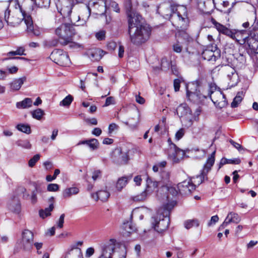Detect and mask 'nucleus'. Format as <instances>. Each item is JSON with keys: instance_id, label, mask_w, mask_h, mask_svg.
Masks as SVG:
<instances>
[{"instance_id": "1", "label": "nucleus", "mask_w": 258, "mask_h": 258, "mask_svg": "<svg viewBox=\"0 0 258 258\" xmlns=\"http://www.w3.org/2000/svg\"><path fill=\"white\" fill-rule=\"evenodd\" d=\"M18 7L19 9L16 8L15 11L12 14L8 9L5 11L4 15L5 21L9 25L15 27L24 20L27 27L26 31L28 34L36 36L40 35L41 31L37 26L33 24L31 15L24 11L19 4H18Z\"/></svg>"}, {"instance_id": "2", "label": "nucleus", "mask_w": 258, "mask_h": 258, "mask_svg": "<svg viewBox=\"0 0 258 258\" xmlns=\"http://www.w3.org/2000/svg\"><path fill=\"white\" fill-rule=\"evenodd\" d=\"M142 16L127 21L128 33L131 42L136 45H140L149 38L151 30L141 22Z\"/></svg>"}, {"instance_id": "3", "label": "nucleus", "mask_w": 258, "mask_h": 258, "mask_svg": "<svg viewBox=\"0 0 258 258\" xmlns=\"http://www.w3.org/2000/svg\"><path fill=\"white\" fill-rule=\"evenodd\" d=\"M167 10L168 13L162 12L165 18L171 19L173 23H175L174 25L177 28L184 29L186 26L187 14L185 7L172 4Z\"/></svg>"}, {"instance_id": "4", "label": "nucleus", "mask_w": 258, "mask_h": 258, "mask_svg": "<svg viewBox=\"0 0 258 258\" xmlns=\"http://www.w3.org/2000/svg\"><path fill=\"white\" fill-rule=\"evenodd\" d=\"M176 202L172 201L168 203L163 207V211L162 210L158 211L156 217H152V226L158 233H162L166 230L170 223L169 214L170 211L175 205Z\"/></svg>"}, {"instance_id": "5", "label": "nucleus", "mask_w": 258, "mask_h": 258, "mask_svg": "<svg viewBox=\"0 0 258 258\" xmlns=\"http://www.w3.org/2000/svg\"><path fill=\"white\" fill-rule=\"evenodd\" d=\"M80 19L79 16H73V18H69V22H66V45L72 50H76L83 48L82 45L73 41V36L76 33V30L75 28V23Z\"/></svg>"}, {"instance_id": "6", "label": "nucleus", "mask_w": 258, "mask_h": 258, "mask_svg": "<svg viewBox=\"0 0 258 258\" xmlns=\"http://www.w3.org/2000/svg\"><path fill=\"white\" fill-rule=\"evenodd\" d=\"M109 1L110 0H90L86 5L89 15H90L92 9L95 14L101 16L104 15L108 7Z\"/></svg>"}, {"instance_id": "7", "label": "nucleus", "mask_w": 258, "mask_h": 258, "mask_svg": "<svg viewBox=\"0 0 258 258\" xmlns=\"http://www.w3.org/2000/svg\"><path fill=\"white\" fill-rule=\"evenodd\" d=\"M198 82L196 81L187 85L186 87L187 97L195 103H199L203 98H206V95L201 94L198 89Z\"/></svg>"}, {"instance_id": "8", "label": "nucleus", "mask_w": 258, "mask_h": 258, "mask_svg": "<svg viewBox=\"0 0 258 258\" xmlns=\"http://www.w3.org/2000/svg\"><path fill=\"white\" fill-rule=\"evenodd\" d=\"M176 113L178 116L185 122V125L190 126L192 124L194 117L191 109L185 104H181L176 109Z\"/></svg>"}, {"instance_id": "9", "label": "nucleus", "mask_w": 258, "mask_h": 258, "mask_svg": "<svg viewBox=\"0 0 258 258\" xmlns=\"http://www.w3.org/2000/svg\"><path fill=\"white\" fill-rule=\"evenodd\" d=\"M118 248V243L114 239H110L101 245L99 258H110L113 251Z\"/></svg>"}, {"instance_id": "10", "label": "nucleus", "mask_w": 258, "mask_h": 258, "mask_svg": "<svg viewBox=\"0 0 258 258\" xmlns=\"http://www.w3.org/2000/svg\"><path fill=\"white\" fill-rule=\"evenodd\" d=\"M167 154L168 158L173 163H179L185 155L184 151L178 148L174 144H171L170 148L167 149Z\"/></svg>"}, {"instance_id": "11", "label": "nucleus", "mask_w": 258, "mask_h": 258, "mask_svg": "<svg viewBox=\"0 0 258 258\" xmlns=\"http://www.w3.org/2000/svg\"><path fill=\"white\" fill-rule=\"evenodd\" d=\"M212 89V87L210 86V89H209L208 95L210 96L212 102L219 108L225 107L228 104L225 95L221 91L214 92Z\"/></svg>"}, {"instance_id": "12", "label": "nucleus", "mask_w": 258, "mask_h": 258, "mask_svg": "<svg viewBox=\"0 0 258 258\" xmlns=\"http://www.w3.org/2000/svg\"><path fill=\"white\" fill-rule=\"evenodd\" d=\"M221 71L229 80V84L231 86L237 85L239 81V77L234 68L229 65H225L222 67Z\"/></svg>"}, {"instance_id": "13", "label": "nucleus", "mask_w": 258, "mask_h": 258, "mask_svg": "<svg viewBox=\"0 0 258 258\" xmlns=\"http://www.w3.org/2000/svg\"><path fill=\"white\" fill-rule=\"evenodd\" d=\"M216 151H214L207 160L206 163L204 164V167L201 170V174L199 176H197V178H200L201 179L200 182L198 184L201 183L205 179L208 180L207 175L209 171L211 170L212 167L215 163V156Z\"/></svg>"}, {"instance_id": "14", "label": "nucleus", "mask_w": 258, "mask_h": 258, "mask_svg": "<svg viewBox=\"0 0 258 258\" xmlns=\"http://www.w3.org/2000/svg\"><path fill=\"white\" fill-rule=\"evenodd\" d=\"M123 5L126 11L127 21L133 20L138 16H141L133 8V6L138 5L137 0H124Z\"/></svg>"}, {"instance_id": "15", "label": "nucleus", "mask_w": 258, "mask_h": 258, "mask_svg": "<svg viewBox=\"0 0 258 258\" xmlns=\"http://www.w3.org/2000/svg\"><path fill=\"white\" fill-rule=\"evenodd\" d=\"M195 181L192 179H188L179 183L177 184V188L179 192L182 195H189L196 189V185L194 183Z\"/></svg>"}, {"instance_id": "16", "label": "nucleus", "mask_w": 258, "mask_h": 258, "mask_svg": "<svg viewBox=\"0 0 258 258\" xmlns=\"http://www.w3.org/2000/svg\"><path fill=\"white\" fill-rule=\"evenodd\" d=\"M211 22L219 33L226 35L232 39L235 38L236 36L238 37V35L240 34L239 32L234 33L235 29L231 30L228 29L225 26L217 22L214 18H211Z\"/></svg>"}, {"instance_id": "17", "label": "nucleus", "mask_w": 258, "mask_h": 258, "mask_svg": "<svg viewBox=\"0 0 258 258\" xmlns=\"http://www.w3.org/2000/svg\"><path fill=\"white\" fill-rule=\"evenodd\" d=\"M176 37L177 40L183 42L185 45V50L189 53V46L193 43V39L183 29L179 30L176 34Z\"/></svg>"}, {"instance_id": "18", "label": "nucleus", "mask_w": 258, "mask_h": 258, "mask_svg": "<svg viewBox=\"0 0 258 258\" xmlns=\"http://www.w3.org/2000/svg\"><path fill=\"white\" fill-rule=\"evenodd\" d=\"M33 234L28 230H25L22 233V244L23 249L30 251L33 247Z\"/></svg>"}, {"instance_id": "19", "label": "nucleus", "mask_w": 258, "mask_h": 258, "mask_svg": "<svg viewBox=\"0 0 258 258\" xmlns=\"http://www.w3.org/2000/svg\"><path fill=\"white\" fill-rule=\"evenodd\" d=\"M83 241H75L71 244L66 251V257L69 255L73 254L75 253L77 255V258H84L82 250L78 247L82 246Z\"/></svg>"}, {"instance_id": "20", "label": "nucleus", "mask_w": 258, "mask_h": 258, "mask_svg": "<svg viewBox=\"0 0 258 258\" xmlns=\"http://www.w3.org/2000/svg\"><path fill=\"white\" fill-rule=\"evenodd\" d=\"M128 159V156L127 153L122 152L119 149H115L113 153V161L117 164H125L127 163Z\"/></svg>"}, {"instance_id": "21", "label": "nucleus", "mask_w": 258, "mask_h": 258, "mask_svg": "<svg viewBox=\"0 0 258 258\" xmlns=\"http://www.w3.org/2000/svg\"><path fill=\"white\" fill-rule=\"evenodd\" d=\"M245 45H247L252 52L258 53V30L253 34L251 33V36L247 40Z\"/></svg>"}, {"instance_id": "22", "label": "nucleus", "mask_w": 258, "mask_h": 258, "mask_svg": "<svg viewBox=\"0 0 258 258\" xmlns=\"http://www.w3.org/2000/svg\"><path fill=\"white\" fill-rule=\"evenodd\" d=\"M241 220L239 216L235 213L230 212L227 215L223 223L220 226L219 230H222L230 223H238Z\"/></svg>"}, {"instance_id": "23", "label": "nucleus", "mask_w": 258, "mask_h": 258, "mask_svg": "<svg viewBox=\"0 0 258 258\" xmlns=\"http://www.w3.org/2000/svg\"><path fill=\"white\" fill-rule=\"evenodd\" d=\"M203 58L208 61H215L220 57V52L219 50L206 49L204 50L202 53Z\"/></svg>"}, {"instance_id": "24", "label": "nucleus", "mask_w": 258, "mask_h": 258, "mask_svg": "<svg viewBox=\"0 0 258 258\" xmlns=\"http://www.w3.org/2000/svg\"><path fill=\"white\" fill-rule=\"evenodd\" d=\"M86 53L90 58L96 61L99 60L104 54V51L97 48L89 49Z\"/></svg>"}, {"instance_id": "25", "label": "nucleus", "mask_w": 258, "mask_h": 258, "mask_svg": "<svg viewBox=\"0 0 258 258\" xmlns=\"http://www.w3.org/2000/svg\"><path fill=\"white\" fill-rule=\"evenodd\" d=\"M91 196L95 201L100 200L102 202H106L109 198L110 194L106 190H101L95 193H92Z\"/></svg>"}, {"instance_id": "26", "label": "nucleus", "mask_w": 258, "mask_h": 258, "mask_svg": "<svg viewBox=\"0 0 258 258\" xmlns=\"http://www.w3.org/2000/svg\"><path fill=\"white\" fill-rule=\"evenodd\" d=\"M158 183V182L154 181L148 177L146 180V187L145 190L150 196L153 192L157 190Z\"/></svg>"}, {"instance_id": "27", "label": "nucleus", "mask_w": 258, "mask_h": 258, "mask_svg": "<svg viewBox=\"0 0 258 258\" xmlns=\"http://www.w3.org/2000/svg\"><path fill=\"white\" fill-rule=\"evenodd\" d=\"M52 58H54V61L60 66L63 65V51L62 49H55L53 50L51 54Z\"/></svg>"}, {"instance_id": "28", "label": "nucleus", "mask_w": 258, "mask_h": 258, "mask_svg": "<svg viewBox=\"0 0 258 258\" xmlns=\"http://www.w3.org/2000/svg\"><path fill=\"white\" fill-rule=\"evenodd\" d=\"M26 80V78L25 77L14 79L9 84L11 91L14 92L19 90Z\"/></svg>"}, {"instance_id": "29", "label": "nucleus", "mask_w": 258, "mask_h": 258, "mask_svg": "<svg viewBox=\"0 0 258 258\" xmlns=\"http://www.w3.org/2000/svg\"><path fill=\"white\" fill-rule=\"evenodd\" d=\"M237 32H239L240 34L238 35V37L236 36L235 38H233V39L235 40L238 43L241 45H245L247 43V40H248V39L249 38V37L246 36V31L238 30L235 29L234 33H237Z\"/></svg>"}, {"instance_id": "30", "label": "nucleus", "mask_w": 258, "mask_h": 258, "mask_svg": "<svg viewBox=\"0 0 258 258\" xmlns=\"http://www.w3.org/2000/svg\"><path fill=\"white\" fill-rule=\"evenodd\" d=\"M132 178V176H123L119 178L116 184V188L118 191H121V189L126 186L128 181Z\"/></svg>"}, {"instance_id": "31", "label": "nucleus", "mask_w": 258, "mask_h": 258, "mask_svg": "<svg viewBox=\"0 0 258 258\" xmlns=\"http://www.w3.org/2000/svg\"><path fill=\"white\" fill-rule=\"evenodd\" d=\"M126 252L124 246H121L118 243V248L112 254L110 258H125Z\"/></svg>"}, {"instance_id": "32", "label": "nucleus", "mask_w": 258, "mask_h": 258, "mask_svg": "<svg viewBox=\"0 0 258 258\" xmlns=\"http://www.w3.org/2000/svg\"><path fill=\"white\" fill-rule=\"evenodd\" d=\"M123 233L128 236L131 233L136 231V228L133 226L131 222H124L123 224Z\"/></svg>"}, {"instance_id": "33", "label": "nucleus", "mask_w": 258, "mask_h": 258, "mask_svg": "<svg viewBox=\"0 0 258 258\" xmlns=\"http://www.w3.org/2000/svg\"><path fill=\"white\" fill-rule=\"evenodd\" d=\"M32 105V100L29 98H26L21 102H18L16 104L18 108H26L30 107Z\"/></svg>"}, {"instance_id": "34", "label": "nucleus", "mask_w": 258, "mask_h": 258, "mask_svg": "<svg viewBox=\"0 0 258 258\" xmlns=\"http://www.w3.org/2000/svg\"><path fill=\"white\" fill-rule=\"evenodd\" d=\"M54 208L53 204L51 203L48 208L45 209H41L39 210V214L41 218L44 219L45 218L51 215V212Z\"/></svg>"}, {"instance_id": "35", "label": "nucleus", "mask_w": 258, "mask_h": 258, "mask_svg": "<svg viewBox=\"0 0 258 258\" xmlns=\"http://www.w3.org/2000/svg\"><path fill=\"white\" fill-rule=\"evenodd\" d=\"M64 33V25L63 22H62L61 25L57 27L55 30V34L56 35L61 39L62 40L63 42H61L62 44L64 43V39L63 37V34Z\"/></svg>"}, {"instance_id": "36", "label": "nucleus", "mask_w": 258, "mask_h": 258, "mask_svg": "<svg viewBox=\"0 0 258 258\" xmlns=\"http://www.w3.org/2000/svg\"><path fill=\"white\" fill-rule=\"evenodd\" d=\"M149 196V195L144 190L141 194L133 197L132 200L135 202H142L146 200Z\"/></svg>"}, {"instance_id": "37", "label": "nucleus", "mask_w": 258, "mask_h": 258, "mask_svg": "<svg viewBox=\"0 0 258 258\" xmlns=\"http://www.w3.org/2000/svg\"><path fill=\"white\" fill-rule=\"evenodd\" d=\"M16 144L19 147L27 149L31 148V144L28 140H19L16 142Z\"/></svg>"}, {"instance_id": "38", "label": "nucleus", "mask_w": 258, "mask_h": 258, "mask_svg": "<svg viewBox=\"0 0 258 258\" xmlns=\"http://www.w3.org/2000/svg\"><path fill=\"white\" fill-rule=\"evenodd\" d=\"M16 128L18 131L27 134H30L31 132V127L28 124H18L17 125Z\"/></svg>"}, {"instance_id": "39", "label": "nucleus", "mask_w": 258, "mask_h": 258, "mask_svg": "<svg viewBox=\"0 0 258 258\" xmlns=\"http://www.w3.org/2000/svg\"><path fill=\"white\" fill-rule=\"evenodd\" d=\"M31 114L34 118L37 120H40L42 116L45 114V113L41 109L38 108L31 112Z\"/></svg>"}, {"instance_id": "40", "label": "nucleus", "mask_w": 258, "mask_h": 258, "mask_svg": "<svg viewBox=\"0 0 258 258\" xmlns=\"http://www.w3.org/2000/svg\"><path fill=\"white\" fill-rule=\"evenodd\" d=\"M182 49H185V45L183 44V42L177 40V42L173 45L174 51L177 53H180Z\"/></svg>"}, {"instance_id": "41", "label": "nucleus", "mask_w": 258, "mask_h": 258, "mask_svg": "<svg viewBox=\"0 0 258 258\" xmlns=\"http://www.w3.org/2000/svg\"><path fill=\"white\" fill-rule=\"evenodd\" d=\"M242 92H238L235 97L231 103V107H236L242 100Z\"/></svg>"}, {"instance_id": "42", "label": "nucleus", "mask_w": 258, "mask_h": 258, "mask_svg": "<svg viewBox=\"0 0 258 258\" xmlns=\"http://www.w3.org/2000/svg\"><path fill=\"white\" fill-rule=\"evenodd\" d=\"M199 226V223L197 220H189L184 222V227L187 229H189L194 226L198 227Z\"/></svg>"}, {"instance_id": "43", "label": "nucleus", "mask_w": 258, "mask_h": 258, "mask_svg": "<svg viewBox=\"0 0 258 258\" xmlns=\"http://www.w3.org/2000/svg\"><path fill=\"white\" fill-rule=\"evenodd\" d=\"M10 209L16 213H19L20 211L21 206L18 200L14 201L13 204H11L9 206Z\"/></svg>"}, {"instance_id": "44", "label": "nucleus", "mask_w": 258, "mask_h": 258, "mask_svg": "<svg viewBox=\"0 0 258 258\" xmlns=\"http://www.w3.org/2000/svg\"><path fill=\"white\" fill-rule=\"evenodd\" d=\"M24 51L25 49L21 47H19L17 50L16 51H12L9 52L7 53V55L9 57V58H11L13 55H24Z\"/></svg>"}, {"instance_id": "45", "label": "nucleus", "mask_w": 258, "mask_h": 258, "mask_svg": "<svg viewBox=\"0 0 258 258\" xmlns=\"http://www.w3.org/2000/svg\"><path fill=\"white\" fill-rule=\"evenodd\" d=\"M79 192V189L77 187H72L66 189V197H71L76 195Z\"/></svg>"}, {"instance_id": "46", "label": "nucleus", "mask_w": 258, "mask_h": 258, "mask_svg": "<svg viewBox=\"0 0 258 258\" xmlns=\"http://www.w3.org/2000/svg\"><path fill=\"white\" fill-rule=\"evenodd\" d=\"M99 143L98 141L96 139H90V142L88 145V147L91 150H96L99 147Z\"/></svg>"}, {"instance_id": "47", "label": "nucleus", "mask_w": 258, "mask_h": 258, "mask_svg": "<svg viewBox=\"0 0 258 258\" xmlns=\"http://www.w3.org/2000/svg\"><path fill=\"white\" fill-rule=\"evenodd\" d=\"M66 3L68 4L69 5L66 7V12H68V17H69L72 13V9L74 6L75 4L73 0H66Z\"/></svg>"}, {"instance_id": "48", "label": "nucleus", "mask_w": 258, "mask_h": 258, "mask_svg": "<svg viewBox=\"0 0 258 258\" xmlns=\"http://www.w3.org/2000/svg\"><path fill=\"white\" fill-rule=\"evenodd\" d=\"M40 155L36 154L34 155L31 159H30L28 162V165L30 167H33L35 163L39 160Z\"/></svg>"}, {"instance_id": "49", "label": "nucleus", "mask_w": 258, "mask_h": 258, "mask_svg": "<svg viewBox=\"0 0 258 258\" xmlns=\"http://www.w3.org/2000/svg\"><path fill=\"white\" fill-rule=\"evenodd\" d=\"M108 7H111L113 10L117 13H119L120 11V9L118 4L115 2L112 1V0H110V1L108 2Z\"/></svg>"}, {"instance_id": "50", "label": "nucleus", "mask_w": 258, "mask_h": 258, "mask_svg": "<svg viewBox=\"0 0 258 258\" xmlns=\"http://www.w3.org/2000/svg\"><path fill=\"white\" fill-rule=\"evenodd\" d=\"M59 189V185L56 183H50L48 184L47 190L48 191H56Z\"/></svg>"}, {"instance_id": "51", "label": "nucleus", "mask_w": 258, "mask_h": 258, "mask_svg": "<svg viewBox=\"0 0 258 258\" xmlns=\"http://www.w3.org/2000/svg\"><path fill=\"white\" fill-rule=\"evenodd\" d=\"M135 123H132L131 121V119H129V121H127V122H125V124L127 125H128L129 127L132 129V130H135L137 127V126H138V122H139V119H138V117H136V118L135 119Z\"/></svg>"}, {"instance_id": "52", "label": "nucleus", "mask_w": 258, "mask_h": 258, "mask_svg": "<svg viewBox=\"0 0 258 258\" xmlns=\"http://www.w3.org/2000/svg\"><path fill=\"white\" fill-rule=\"evenodd\" d=\"M115 100L113 97L110 96L106 99L105 104L103 107L108 106L110 105L115 104Z\"/></svg>"}, {"instance_id": "53", "label": "nucleus", "mask_w": 258, "mask_h": 258, "mask_svg": "<svg viewBox=\"0 0 258 258\" xmlns=\"http://www.w3.org/2000/svg\"><path fill=\"white\" fill-rule=\"evenodd\" d=\"M161 66L162 70L166 69L169 67V62L166 58H163L161 59Z\"/></svg>"}, {"instance_id": "54", "label": "nucleus", "mask_w": 258, "mask_h": 258, "mask_svg": "<svg viewBox=\"0 0 258 258\" xmlns=\"http://www.w3.org/2000/svg\"><path fill=\"white\" fill-rule=\"evenodd\" d=\"M184 135V130L183 128L179 130L175 134V139L177 140H179L181 139Z\"/></svg>"}, {"instance_id": "55", "label": "nucleus", "mask_w": 258, "mask_h": 258, "mask_svg": "<svg viewBox=\"0 0 258 258\" xmlns=\"http://www.w3.org/2000/svg\"><path fill=\"white\" fill-rule=\"evenodd\" d=\"M95 35L98 40H102L105 39V32L104 31H100L96 33Z\"/></svg>"}, {"instance_id": "56", "label": "nucleus", "mask_w": 258, "mask_h": 258, "mask_svg": "<svg viewBox=\"0 0 258 258\" xmlns=\"http://www.w3.org/2000/svg\"><path fill=\"white\" fill-rule=\"evenodd\" d=\"M101 176V172L100 170H97L93 172L92 174V179L94 181H95L97 180L98 178H100Z\"/></svg>"}, {"instance_id": "57", "label": "nucleus", "mask_w": 258, "mask_h": 258, "mask_svg": "<svg viewBox=\"0 0 258 258\" xmlns=\"http://www.w3.org/2000/svg\"><path fill=\"white\" fill-rule=\"evenodd\" d=\"M37 194L36 193H35L34 191H32V194H31V196L30 198V200H31V203L33 205L35 204L37 202Z\"/></svg>"}, {"instance_id": "58", "label": "nucleus", "mask_w": 258, "mask_h": 258, "mask_svg": "<svg viewBox=\"0 0 258 258\" xmlns=\"http://www.w3.org/2000/svg\"><path fill=\"white\" fill-rule=\"evenodd\" d=\"M180 83L181 81L178 79H176L174 80V88L175 92L179 91Z\"/></svg>"}, {"instance_id": "59", "label": "nucleus", "mask_w": 258, "mask_h": 258, "mask_svg": "<svg viewBox=\"0 0 258 258\" xmlns=\"http://www.w3.org/2000/svg\"><path fill=\"white\" fill-rule=\"evenodd\" d=\"M218 220L219 217L217 215L212 216L211 218V220L208 223V225L210 226L212 224H215L216 222H218Z\"/></svg>"}, {"instance_id": "60", "label": "nucleus", "mask_w": 258, "mask_h": 258, "mask_svg": "<svg viewBox=\"0 0 258 258\" xmlns=\"http://www.w3.org/2000/svg\"><path fill=\"white\" fill-rule=\"evenodd\" d=\"M73 100L74 98L71 95L66 96V107L69 106Z\"/></svg>"}, {"instance_id": "61", "label": "nucleus", "mask_w": 258, "mask_h": 258, "mask_svg": "<svg viewBox=\"0 0 258 258\" xmlns=\"http://www.w3.org/2000/svg\"><path fill=\"white\" fill-rule=\"evenodd\" d=\"M94 253V249L93 247H89L86 251L85 256L86 257H90Z\"/></svg>"}, {"instance_id": "62", "label": "nucleus", "mask_w": 258, "mask_h": 258, "mask_svg": "<svg viewBox=\"0 0 258 258\" xmlns=\"http://www.w3.org/2000/svg\"><path fill=\"white\" fill-rule=\"evenodd\" d=\"M118 125L114 123H111L108 127V132L109 134L112 133L115 130H117L118 128Z\"/></svg>"}, {"instance_id": "63", "label": "nucleus", "mask_w": 258, "mask_h": 258, "mask_svg": "<svg viewBox=\"0 0 258 258\" xmlns=\"http://www.w3.org/2000/svg\"><path fill=\"white\" fill-rule=\"evenodd\" d=\"M43 165L44 166L45 169L47 170H51L53 167L52 163L50 161H46L44 162Z\"/></svg>"}, {"instance_id": "64", "label": "nucleus", "mask_w": 258, "mask_h": 258, "mask_svg": "<svg viewBox=\"0 0 258 258\" xmlns=\"http://www.w3.org/2000/svg\"><path fill=\"white\" fill-rule=\"evenodd\" d=\"M64 214H62L60 216L59 221H58V223H57V227L61 228L63 227V222H64Z\"/></svg>"}]
</instances>
